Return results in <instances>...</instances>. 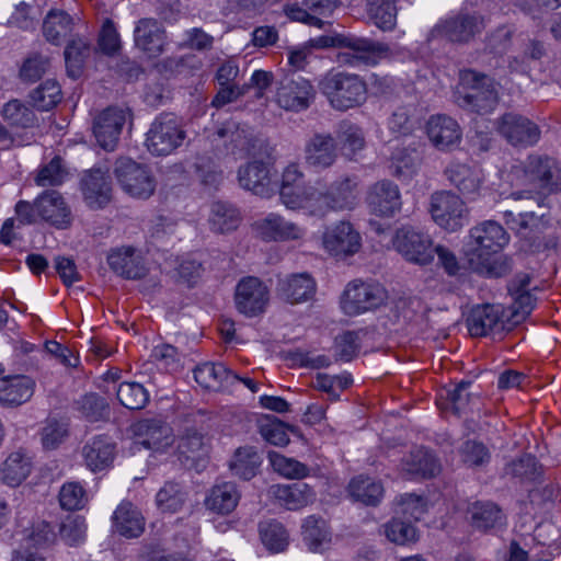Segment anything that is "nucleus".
I'll return each instance as SVG.
<instances>
[{"instance_id": "nucleus-1", "label": "nucleus", "mask_w": 561, "mask_h": 561, "mask_svg": "<svg viewBox=\"0 0 561 561\" xmlns=\"http://www.w3.org/2000/svg\"><path fill=\"white\" fill-rule=\"evenodd\" d=\"M523 171L526 183L534 190L514 192L512 196L516 201H533L538 211L520 210L515 214L507 210L504 213V220L519 238L529 241L530 249L538 250L540 234L549 224L546 197L561 190V169L556 159L533 154L526 160Z\"/></svg>"}, {"instance_id": "nucleus-2", "label": "nucleus", "mask_w": 561, "mask_h": 561, "mask_svg": "<svg viewBox=\"0 0 561 561\" xmlns=\"http://www.w3.org/2000/svg\"><path fill=\"white\" fill-rule=\"evenodd\" d=\"M508 241V233L494 220L472 227L465 247L469 267L485 277L505 276L512 271V260L499 253Z\"/></svg>"}, {"instance_id": "nucleus-3", "label": "nucleus", "mask_w": 561, "mask_h": 561, "mask_svg": "<svg viewBox=\"0 0 561 561\" xmlns=\"http://www.w3.org/2000/svg\"><path fill=\"white\" fill-rule=\"evenodd\" d=\"M455 98L461 108L480 115L493 112L499 103L494 81L473 70L460 72V83Z\"/></svg>"}, {"instance_id": "nucleus-4", "label": "nucleus", "mask_w": 561, "mask_h": 561, "mask_svg": "<svg viewBox=\"0 0 561 561\" xmlns=\"http://www.w3.org/2000/svg\"><path fill=\"white\" fill-rule=\"evenodd\" d=\"M319 88L330 105L342 112L360 106L367 99L366 82L356 73L330 71L322 78Z\"/></svg>"}, {"instance_id": "nucleus-5", "label": "nucleus", "mask_w": 561, "mask_h": 561, "mask_svg": "<svg viewBox=\"0 0 561 561\" xmlns=\"http://www.w3.org/2000/svg\"><path fill=\"white\" fill-rule=\"evenodd\" d=\"M316 48L341 47L347 48L351 53L339 55V61L352 66L376 65L380 58L386 56L389 47L385 44L373 42L368 38L354 35L339 34L335 36L323 35L310 41Z\"/></svg>"}, {"instance_id": "nucleus-6", "label": "nucleus", "mask_w": 561, "mask_h": 561, "mask_svg": "<svg viewBox=\"0 0 561 561\" xmlns=\"http://www.w3.org/2000/svg\"><path fill=\"white\" fill-rule=\"evenodd\" d=\"M208 139L217 156H233L237 159L254 156L259 142L248 125L234 119L221 123L208 135Z\"/></svg>"}, {"instance_id": "nucleus-7", "label": "nucleus", "mask_w": 561, "mask_h": 561, "mask_svg": "<svg viewBox=\"0 0 561 561\" xmlns=\"http://www.w3.org/2000/svg\"><path fill=\"white\" fill-rule=\"evenodd\" d=\"M146 136L150 153L168 156L182 146L186 133L174 114L162 113L151 123Z\"/></svg>"}, {"instance_id": "nucleus-8", "label": "nucleus", "mask_w": 561, "mask_h": 561, "mask_svg": "<svg viewBox=\"0 0 561 561\" xmlns=\"http://www.w3.org/2000/svg\"><path fill=\"white\" fill-rule=\"evenodd\" d=\"M314 98L313 85L298 72H284L276 81L275 102L285 111H305L313 103Z\"/></svg>"}, {"instance_id": "nucleus-9", "label": "nucleus", "mask_w": 561, "mask_h": 561, "mask_svg": "<svg viewBox=\"0 0 561 561\" xmlns=\"http://www.w3.org/2000/svg\"><path fill=\"white\" fill-rule=\"evenodd\" d=\"M394 250L412 264L426 266L434 261L432 238L412 226L398 228L392 238Z\"/></svg>"}, {"instance_id": "nucleus-10", "label": "nucleus", "mask_w": 561, "mask_h": 561, "mask_svg": "<svg viewBox=\"0 0 561 561\" xmlns=\"http://www.w3.org/2000/svg\"><path fill=\"white\" fill-rule=\"evenodd\" d=\"M430 213L436 225L450 232L461 229L469 219L465 202L450 191H438L431 195Z\"/></svg>"}, {"instance_id": "nucleus-11", "label": "nucleus", "mask_w": 561, "mask_h": 561, "mask_svg": "<svg viewBox=\"0 0 561 561\" xmlns=\"http://www.w3.org/2000/svg\"><path fill=\"white\" fill-rule=\"evenodd\" d=\"M386 300L387 291L380 284L353 280L344 289L341 306L347 316H357L379 308Z\"/></svg>"}, {"instance_id": "nucleus-12", "label": "nucleus", "mask_w": 561, "mask_h": 561, "mask_svg": "<svg viewBox=\"0 0 561 561\" xmlns=\"http://www.w3.org/2000/svg\"><path fill=\"white\" fill-rule=\"evenodd\" d=\"M114 174L124 192L131 197L146 199L156 190V182L149 170L130 158H118L115 162Z\"/></svg>"}, {"instance_id": "nucleus-13", "label": "nucleus", "mask_w": 561, "mask_h": 561, "mask_svg": "<svg viewBox=\"0 0 561 561\" xmlns=\"http://www.w3.org/2000/svg\"><path fill=\"white\" fill-rule=\"evenodd\" d=\"M484 16L479 13L460 12L436 24L430 38L445 36L453 43L467 44L485 28Z\"/></svg>"}, {"instance_id": "nucleus-14", "label": "nucleus", "mask_w": 561, "mask_h": 561, "mask_svg": "<svg viewBox=\"0 0 561 561\" xmlns=\"http://www.w3.org/2000/svg\"><path fill=\"white\" fill-rule=\"evenodd\" d=\"M496 130L514 147L534 146L541 136L540 128L536 123L514 112L505 113L497 119Z\"/></svg>"}, {"instance_id": "nucleus-15", "label": "nucleus", "mask_w": 561, "mask_h": 561, "mask_svg": "<svg viewBox=\"0 0 561 561\" xmlns=\"http://www.w3.org/2000/svg\"><path fill=\"white\" fill-rule=\"evenodd\" d=\"M268 300L270 291L257 277H243L236 286V308L247 317H256L264 312Z\"/></svg>"}, {"instance_id": "nucleus-16", "label": "nucleus", "mask_w": 561, "mask_h": 561, "mask_svg": "<svg viewBox=\"0 0 561 561\" xmlns=\"http://www.w3.org/2000/svg\"><path fill=\"white\" fill-rule=\"evenodd\" d=\"M322 243L332 256L346 259L359 251L362 237L350 221L342 220L327 228Z\"/></svg>"}, {"instance_id": "nucleus-17", "label": "nucleus", "mask_w": 561, "mask_h": 561, "mask_svg": "<svg viewBox=\"0 0 561 561\" xmlns=\"http://www.w3.org/2000/svg\"><path fill=\"white\" fill-rule=\"evenodd\" d=\"M129 116L127 108L110 106L94 118L93 134L104 150L113 151L116 148L122 129Z\"/></svg>"}, {"instance_id": "nucleus-18", "label": "nucleus", "mask_w": 561, "mask_h": 561, "mask_svg": "<svg viewBox=\"0 0 561 561\" xmlns=\"http://www.w3.org/2000/svg\"><path fill=\"white\" fill-rule=\"evenodd\" d=\"M357 182L355 178L343 176L334 181L327 192L320 191L318 206L321 211L317 217H323L329 211L351 210L357 204Z\"/></svg>"}, {"instance_id": "nucleus-19", "label": "nucleus", "mask_w": 561, "mask_h": 561, "mask_svg": "<svg viewBox=\"0 0 561 561\" xmlns=\"http://www.w3.org/2000/svg\"><path fill=\"white\" fill-rule=\"evenodd\" d=\"M253 159L238 169L239 185L261 197H270L274 193L272 184L271 164L262 158L251 156Z\"/></svg>"}, {"instance_id": "nucleus-20", "label": "nucleus", "mask_w": 561, "mask_h": 561, "mask_svg": "<svg viewBox=\"0 0 561 561\" xmlns=\"http://www.w3.org/2000/svg\"><path fill=\"white\" fill-rule=\"evenodd\" d=\"M367 205L369 210L378 217L396 216L402 207L399 186L388 180L375 183L368 191Z\"/></svg>"}, {"instance_id": "nucleus-21", "label": "nucleus", "mask_w": 561, "mask_h": 561, "mask_svg": "<svg viewBox=\"0 0 561 561\" xmlns=\"http://www.w3.org/2000/svg\"><path fill=\"white\" fill-rule=\"evenodd\" d=\"M35 209L38 217L58 229H66L71 225V209L62 195L55 190L38 195L35 198Z\"/></svg>"}, {"instance_id": "nucleus-22", "label": "nucleus", "mask_w": 561, "mask_h": 561, "mask_svg": "<svg viewBox=\"0 0 561 561\" xmlns=\"http://www.w3.org/2000/svg\"><path fill=\"white\" fill-rule=\"evenodd\" d=\"M257 234L264 241H288L301 239L306 230L278 214L270 213L254 222Z\"/></svg>"}, {"instance_id": "nucleus-23", "label": "nucleus", "mask_w": 561, "mask_h": 561, "mask_svg": "<svg viewBox=\"0 0 561 561\" xmlns=\"http://www.w3.org/2000/svg\"><path fill=\"white\" fill-rule=\"evenodd\" d=\"M165 30L153 18L140 19L134 30L135 46L149 57L160 56L165 46Z\"/></svg>"}, {"instance_id": "nucleus-24", "label": "nucleus", "mask_w": 561, "mask_h": 561, "mask_svg": "<svg viewBox=\"0 0 561 561\" xmlns=\"http://www.w3.org/2000/svg\"><path fill=\"white\" fill-rule=\"evenodd\" d=\"M431 142L439 150L451 149L461 140V128L456 119L445 114L432 115L426 124Z\"/></svg>"}, {"instance_id": "nucleus-25", "label": "nucleus", "mask_w": 561, "mask_h": 561, "mask_svg": "<svg viewBox=\"0 0 561 561\" xmlns=\"http://www.w3.org/2000/svg\"><path fill=\"white\" fill-rule=\"evenodd\" d=\"M305 161L311 168L324 170L334 164L337 158V145L330 134H314L306 142Z\"/></svg>"}, {"instance_id": "nucleus-26", "label": "nucleus", "mask_w": 561, "mask_h": 561, "mask_svg": "<svg viewBox=\"0 0 561 561\" xmlns=\"http://www.w3.org/2000/svg\"><path fill=\"white\" fill-rule=\"evenodd\" d=\"M107 263L115 274L126 279H140L147 274L142 257L131 247L111 250L107 254Z\"/></svg>"}, {"instance_id": "nucleus-27", "label": "nucleus", "mask_w": 561, "mask_h": 561, "mask_svg": "<svg viewBox=\"0 0 561 561\" xmlns=\"http://www.w3.org/2000/svg\"><path fill=\"white\" fill-rule=\"evenodd\" d=\"M317 283L309 273L290 274L278 280L277 293L291 305L301 304L313 298Z\"/></svg>"}, {"instance_id": "nucleus-28", "label": "nucleus", "mask_w": 561, "mask_h": 561, "mask_svg": "<svg viewBox=\"0 0 561 561\" xmlns=\"http://www.w3.org/2000/svg\"><path fill=\"white\" fill-rule=\"evenodd\" d=\"M81 191L90 208H103L112 197L108 175L100 169L87 172L81 180Z\"/></svg>"}, {"instance_id": "nucleus-29", "label": "nucleus", "mask_w": 561, "mask_h": 561, "mask_svg": "<svg viewBox=\"0 0 561 561\" xmlns=\"http://www.w3.org/2000/svg\"><path fill=\"white\" fill-rule=\"evenodd\" d=\"M195 381L205 390L221 391L236 383L238 375L222 363H203L194 369Z\"/></svg>"}, {"instance_id": "nucleus-30", "label": "nucleus", "mask_w": 561, "mask_h": 561, "mask_svg": "<svg viewBox=\"0 0 561 561\" xmlns=\"http://www.w3.org/2000/svg\"><path fill=\"white\" fill-rule=\"evenodd\" d=\"M35 381L24 375L0 379V405L15 408L27 402L34 394Z\"/></svg>"}, {"instance_id": "nucleus-31", "label": "nucleus", "mask_w": 561, "mask_h": 561, "mask_svg": "<svg viewBox=\"0 0 561 561\" xmlns=\"http://www.w3.org/2000/svg\"><path fill=\"white\" fill-rule=\"evenodd\" d=\"M533 277L528 273H518L510 282L508 291L513 297V317L516 322L524 320L534 309L536 297L531 290H537L538 286L531 287Z\"/></svg>"}, {"instance_id": "nucleus-32", "label": "nucleus", "mask_w": 561, "mask_h": 561, "mask_svg": "<svg viewBox=\"0 0 561 561\" xmlns=\"http://www.w3.org/2000/svg\"><path fill=\"white\" fill-rule=\"evenodd\" d=\"M468 330L472 336H484L489 333L503 330L501 321V307L482 305L473 308L467 319Z\"/></svg>"}, {"instance_id": "nucleus-33", "label": "nucleus", "mask_w": 561, "mask_h": 561, "mask_svg": "<svg viewBox=\"0 0 561 561\" xmlns=\"http://www.w3.org/2000/svg\"><path fill=\"white\" fill-rule=\"evenodd\" d=\"M115 445L106 436H95L82 448L85 466L93 472L107 469L115 455Z\"/></svg>"}, {"instance_id": "nucleus-34", "label": "nucleus", "mask_w": 561, "mask_h": 561, "mask_svg": "<svg viewBox=\"0 0 561 561\" xmlns=\"http://www.w3.org/2000/svg\"><path fill=\"white\" fill-rule=\"evenodd\" d=\"M113 526L121 536L137 538L145 530V517L131 502L123 501L113 514Z\"/></svg>"}, {"instance_id": "nucleus-35", "label": "nucleus", "mask_w": 561, "mask_h": 561, "mask_svg": "<svg viewBox=\"0 0 561 561\" xmlns=\"http://www.w3.org/2000/svg\"><path fill=\"white\" fill-rule=\"evenodd\" d=\"M279 504L289 511L300 510L314 500V492L306 483L276 484L270 489Z\"/></svg>"}, {"instance_id": "nucleus-36", "label": "nucleus", "mask_w": 561, "mask_h": 561, "mask_svg": "<svg viewBox=\"0 0 561 561\" xmlns=\"http://www.w3.org/2000/svg\"><path fill=\"white\" fill-rule=\"evenodd\" d=\"M402 471L409 478H432L440 471V465L437 458L427 449H413L402 460Z\"/></svg>"}, {"instance_id": "nucleus-37", "label": "nucleus", "mask_w": 561, "mask_h": 561, "mask_svg": "<svg viewBox=\"0 0 561 561\" xmlns=\"http://www.w3.org/2000/svg\"><path fill=\"white\" fill-rule=\"evenodd\" d=\"M445 175L462 195L471 197L479 193L481 186V174L479 170L472 169L465 163L451 162L446 168Z\"/></svg>"}, {"instance_id": "nucleus-38", "label": "nucleus", "mask_w": 561, "mask_h": 561, "mask_svg": "<svg viewBox=\"0 0 561 561\" xmlns=\"http://www.w3.org/2000/svg\"><path fill=\"white\" fill-rule=\"evenodd\" d=\"M239 500L240 493L237 485L233 482H222L210 489L205 505L214 513L226 515L236 508Z\"/></svg>"}, {"instance_id": "nucleus-39", "label": "nucleus", "mask_w": 561, "mask_h": 561, "mask_svg": "<svg viewBox=\"0 0 561 561\" xmlns=\"http://www.w3.org/2000/svg\"><path fill=\"white\" fill-rule=\"evenodd\" d=\"M142 436L139 444L156 451L163 450L172 444L171 427L160 420H145L138 424Z\"/></svg>"}, {"instance_id": "nucleus-40", "label": "nucleus", "mask_w": 561, "mask_h": 561, "mask_svg": "<svg viewBox=\"0 0 561 561\" xmlns=\"http://www.w3.org/2000/svg\"><path fill=\"white\" fill-rule=\"evenodd\" d=\"M261 463L262 458L256 448L243 446L236 449L229 461V469L233 476L242 480H251L259 472Z\"/></svg>"}, {"instance_id": "nucleus-41", "label": "nucleus", "mask_w": 561, "mask_h": 561, "mask_svg": "<svg viewBox=\"0 0 561 561\" xmlns=\"http://www.w3.org/2000/svg\"><path fill=\"white\" fill-rule=\"evenodd\" d=\"M279 198L288 209H305L312 216H317L321 211V208L318 206L320 191L314 186L305 185V182L293 187V197L287 199L285 197Z\"/></svg>"}, {"instance_id": "nucleus-42", "label": "nucleus", "mask_w": 561, "mask_h": 561, "mask_svg": "<svg viewBox=\"0 0 561 561\" xmlns=\"http://www.w3.org/2000/svg\"><path fill=\"white\" fill-rule=\"evenodd\" d=\"M240 221V213L234 206L224 202L213 203L209 216V224L213 231L228 233L236 230Z\"/></svg>"}, {"instance_id": "nucleus-43", "label": "nucleus", "mask_w": 561, "mask_h": 561, "mask_svg": "<svg viewBox=\"0 0 561 561\" xmlns=\"http://www.w3.org/2000/svg\"><path fill=\"white\" fill-rule=\"evenodd\" d=\"M31 472V461L21 451L8 456L0 468L1 480L11 486L21 484Z\"/></svg>"}, {"instance_id": "nucleus-44", "label": "nucleus", "mask_w": 561, "mask_h": 561, "mask_svg": "<svg viewBox=\"0 0 561 561\" xmlns=\"http://www.w3.org/2000/svg\"><path fill=\"white\" fill-rule=\"evenodd\" d=\"M351 496L365 505L376 506L383 495V488L380 482L369 477L359 476L348 484Z\"/></svg>"}, {"instance_id": "nucleus-45", "label": "nucleus", "mask_w": 561, "mask_h": 561, "mask_svg": "<svg viewBox=\"0 0 561 561\" xmlns=\"http://www.w3.org/2000/svg\"><path fill=\"white\" fill-rule=\"evenodd\" d=\"M72 28V18L65 11L50 10L43 22V34L51 44L58 45Z\"/></svg>"}, {"instance_id": "nucleus-46", "label": "nucleus", "mask_w": 561, "mask_h": 561, "mask_svg": "<svg viewBox=\"0 0 561 561\" xmlns=\"http://www.w3.org/2000/svg\"><path fill=\"white\" fill-rule=\"evenodd\" d=\"M75 409L89 422H99L110 417L111 409L105 398L90 392L75 401Z\"/></svg>"}, {"instance_id": "nucleus-47", "label": "nucleus", "mask_w": 561, "mask_h": 561, "mask_svg": "<svg viewBox=\"0 0 561 561\" xmlns=\"http://www.w3.org/2000/svg\"><path fill=\"white\" fill-rule=\"evenodd\" d=\"M304 540L312 551H319L331 541L327 522L321 517L309 516L302 524Z\"/></svg>"}, {"instance_id": "nucleus-48", "label": "nucleus", "mask_w": 561, "mask_h": 561, "mask_svg": "<svg viewBox=\"0 0 561 561\" xmlns=\"http://www.w3.org/2000/svg\"><path fill=\"white\" fill-rule=\"evenodd\" d=\"M471 523L476 528L489 529L504 522L501 508L491 502H476L469 510Z\"/></svg>"}, {"instance_id": "nucleus-49", "label": "nucleus", "mask_w": 561, "mask_h": 561, "mask_svg": "<svg viewBox=\"0 0 561 561\" xmlns=\"http://www.w3.org/2000/svg\"><path fill=\"white\" fill-rule=\"evenodd\" d=\"M68 176L69 172L64 159L56 156L49 162L39 167L34 182L42 187L59 186Z\"/></svg>"}, {"instance_id": "nucleus-50", "label": "nucleus", "mask_w": 561, "mask_h": 561, "mask_svg": "<svg viewBox=\"0 0 561 561\" xmlns=\"http://www.w3.org/2000/svg\"><path fill=\"white\" fill-rule=\"evenodd\" d=\"M288 428L284 422L270 414L257 419L259 433L267 443L275 446L284 447L289 443Z\"/></svg>"}, {"instance_id": "nucleus-51", "label": "nucleus", "mask_w": 561, "mask_h": 561, "mask_svg": "<svg viewBox=\"0 0 561 561\" xmlns=\"http://www.w3.org/2000/svg\"><path fill=\"white\" fill-rule=\"evenodd\" d=\"M187 499L185 489L176 482H167L157 493L156 502L162 512H179Z\"/></svg>"}, {"instance_id": "nucleus-52", "label": "nucleus", "mask_w": 561, "mask_h": 561, "mask_svg": "<svg viewBox=\"0 0 561 561\" xmlns=\"http://www.w3.org/2000/svg\"><path fill=\"white\" fill-rule=\"evenodd\" d=\"M267 458L274 471L284 478L304 479L310 473V469L307 465L277 451H268Z\"/></svg>"}, {"instance_id": "nucleus-53", "label": "nucleus", "mask_w": 561, "mask_h": 561, "mask_svg": "<svg viewBox=\"0 0 561 561\" xmlns=\"http://www.w3.org/2000/svg\"><path fill=\"white\" fill-rule=\"evenodd\" d=\"M263 545L272 552H280L288 545V533L277 520H266L259 525Z\"/></svg>"}, {"instance_id": "nucleus-54", "label": "nucleus", "mask_w": 561, "mask_h": 561, "mask_svg": "<svg viewBox=\"0 0 561 561\" xmlns=\"http://www.w3.org/2000/svg\"><path fill=\"white\" fill-rule=\"evenodd\" d=\"M337 139L344 154L348 158L363 150L366 144L363 129L350 122H342L340 124Z\"/></svg>"}, {"instance_id": "nucleus-55", "label": "nucleus", "mask_w": 561, "mask_h": 561, "mask_svg": "<svg viewBox=\"0 0 561 561\" xmlns=\"http://www.w3.org/2000/svg\"><path fill=\"white\" fill-rule=\"evenodd\" d=\"M30 98L35 107L41 111H49L61 101V88L56 80L48 79L34 89Z\"/></svg>"}, {"instance_id": "nucleus-56", "label": "nucleus", "mask_w": 561, "mask_h": 561, "mask_svg": "<svg viewBox=\"0 0 561 561\" xmlns=\"http://www.w3.org/2000/svg\"><path fill=\"white\" fill-rule=\"evenodd\" d=\"M541 467L531 455H524L508 462L504 468V476L519 479L520 481H535L541 474Z\"/></svg>"}, {"instance_id": "nucleus-57", "label": "nucleus", "mask_w": 561, "mask_h": 561, "mask_svg": "<svg viewBox=\"0 0 561 561\" xmlns=\"http://www.w3.org/2000/svg\"><path fill=\"white\" fill-rule=\"evenodd\" d=\"M3 118L12 126L30 128L36 124V116L33 110L20 102L11 100L2 108Z\"/></svg>"}, {"instance_id": "nucleus-58", "label": "nucleus", "mask_w": 561, "mask_h": 561, "mask_svg": "<svg viewBox=\"0 0 561 561\" xmlns=\"http://www.w3.org/2000/svg\"><path fill=\"white\" fill-rule=\"evenodd\" d=\"M117 399L122 405L129 410H140L149 401V394L138 382H123L117 389Z\"/></svg>"}, {"instance_id": "nucleus-59", "label": "nucleus", "mask_w": 561, "mask_h": 561, "mask_svg": "<svg viewBox=\"0 0 561 561\" xmlns=\"http://www.w3.org/2000/svg\"><path fill=\"white\" fill-rule=\"evenodd\" d=\"M460 460L469 468H481L486 466L491 459L489 448L481 442L468 439L459 449Z\"/></svg>"}, {"instance_id": "nucleus-60", "label": "nucleus", "mask_w": 561, "mask_h": 561, "mask_svg": "<svg viewBox=\"0 0 561 561\" xmlns=\"http://www.w3.org/2000/svg\"><path fill=\"white\" fill-rule=\"evenodd\" d=\"M369 16L383 31L392 30L397 22V7L393 1L380 0L369 4Z\"/></svg>"}, {"instance_id": "nucleus-61", "label": "nucleus", "mask_w": 561, "mask_h": 561, "mask_svg": "<svg viewBox=\"0 0 561 561\" xmlns=\"http://www.w3.org/2000/svg\"><path fill=\"white\" fill-rule=\"evenodd\" d=\"M194 170L202 184L206 186L216 187L224 178L222 170L217 162L211 157L205 154L196 157Z\"/></svg>"}, {"instance_id": "nucleus-62", "label": "nucleus", "mask_w": 561, "mask_h": 561, "mask_svg": "<svg viewBox=\"0 0 561 561\" xmlns=\"http://www.w3.org/2000/svg\"><path fill=\"white\" fill-rule=\"evenodd\" d=\"M178 450L186 459L201 458L206 453L203 434L194 428L186 430L180 438Z\"/></svg>"}, {"instance_id": "nucleus-63", "label": "nucleus", "mask_w": 561, "mask_h": 561, "mask_svg": "<svg viewBox=\"0 0 561 561\" xmlns=\"http://www.w3.org/2000/svg\"><path fill=\"white\" fill-rule=\"evenodd\" d=\"M88 502L87 492L78 482H67L59 491V503L67 511L81 510Z\"/></svg>"}, {"instance_id": "nucleus-64", "label": "nucleus", "mask_w": 561, "mask_h": 561, "mask_svg": "<svg viewBox=\"0 0 561 561\" xmlns=\"http://www.w3.org/2000/svg\"><path fill=\"white\" fill-rule=\"evenodd\" d=\"M387 538L397 545L415 542L419 538L416 528L405 520L393 518L386 525Z\"/></svg>"}]
</instances>
